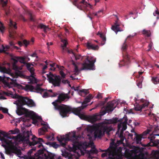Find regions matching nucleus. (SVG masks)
I'll return each mask as SVG.
<instances>
[{
  "label": "nucleus",
  "mask_w": 159,
  "mask_h": 159,
  "mask_svg": "<svg viewBox=\"0 0 159 159\" xmlns=\"http://www.w3.org/2000/svg\"><path fill=\"white\" fill-rule=\"evenodd\" d=\"M5 29V27L4 26L2 23L0 21V30L2 33H3Z\"/></svg>",
  "instance_id": "nucleus-52"
},
{
  "label": "nucleus",
  "mask_w": 159,
  "mask_h": 159,
  "mask_svg": "<svg viewBox=\"0 0 159 159\" xmlns=\"http://www.w3.org/2000/svg\"><path fill=\"white\" fill-rule=\"evenodd\" d=\"M38 133L39 135H42L44 134L45 132L43 131L41 129H39L38 130Z\"/></svg>",
  "instance_id": "nucleus-56"
},
{
  "label": "nucleus",
  "mask_w": 159,
  "mask_h": 159,
  "mask_svg": "<svg viewBox=\"0 0 159 159\" xmlns=\"http://www.w3.org/2000/svg\"><path fill=\"white\" fill-rule=\"evenodd\" d=\"M28 14L30 15V21L34 22L36 24H38L37 22L36 21L34 16H33L32 13L30 12H28Z\"/></svg>",
  "instance_id": "nucleus-44"
},
{
  "label": "nucleus",
  "mask_w": 159,
  "mask_h": 159,
  "mask_svg": "<svg viewBox=\"0 0 159 159\" xmlns=\"http://www.w3.org/2000/svg\"><path fill=\"white\" fill-rule=\"evenodd\" d=\"M30 136V133L28 131L26 132L23 134V135L19 134L16 136H10L9 135L7 137V139H13L16 141H18L19 142H25L28 141L29 142V137Z\"/></svg>",
  "instance_id": "nucleus-8"
},
{
  "label": "nucleus",
  "mask_w": 159,
  "mask_h": 159,
  "mask_svg": "<svg viewBox=\"0 0 159 159\" xmlns=\"http://www.w3.org/2000/svg\"><path fill=\"white\" fill-rule=\"evenodd\" d=\"M133 153L132 152V150L130 151L128 149H126L125 151V154L126 157H130L132 156Z\"/></svg>",
  "instance_id": "nucleus-35"
},
{
  "label": "nucleus",
  "mask_w": 159,
  "mask_h": 159,
  "mask_svg": "<svg viewBox=\"0 0 159 159\" xmlns=\"http://www.w3.org/2000/svg\"><path fill=\"white\" fill-rule=\"evenodd\" d=\"M19 18L20 19L23 20L24 22H25V21H26V20L25 18L24 17V16L22 15H20Z\"/></svg>",
  "instance_id": "nucleus-61"
},
{
  "label": "nucleus",
  "mask_w": 159,
  "mask_h": 159,
  "mask_svg": "<svg viewBox=\"0 0 159 159\" xmlns=\"http://www.w3.org/2000/svg\"><path fill=\"white\" fill-rule=\"evenodd\" d=\"M8 0H1V2L3 7L7 4Z\"/></svg>",
  "instance_id": "nucleus-55"
},
{
  "label": "nucleus",
  "mask_w": 159,
  "mask_h": 159,
  "mask_svg": "<svg viewBox=\"0 0 159 159\" xmlns=\"http://www.w3.org/2000/svg\"><path fill=\"white\" fill-rule=\"evenodd\" d=\"M153 45V44L152 42L150 43L148 45V48H149V49L148 50V51H150L151 50Z\"/></svg>",
  "instance_id": "nucleus-60"
},
{
  "label": "nucleus",
  "mask_w": 159,
  "mask_h": 159,
  "mask_svg": "<svg viewBox=\"0 0 159 159\" xmlns=\"http://www.w3.org/2000/svg\"><path fill=\"white\" fill-rule=\"evenodd\" d=\"M133 153L132 152V150L130 151L128 149H126L125 151V154L126 157H130L132 156Z\"/></svg>",
  "instance_id": "nucleus-36"
},
{
  "label": "nucleus",
  "mask_w": 159,
  "mask_h": 159,
  "mask_svg": "<svg viewBox=\"0 0 159 159\" xmlns=\"http://www.w3.org/2000/svg\"><path fill=\"white\" fill-rule=\"evenodd\" d=\"M74 56L75 57V59L76 60H80L81 61H83L84 60V59L83 58V57L84 56H82L80 54H76L75 53L74 55Z\"/></svg>",
  "instance_id": "nucleus-34"
},
{
  "label": "nucleus",
  "mask_w": 159,
  "mask_h": 159,
  "mask_svg": "<svg viewBox=\"0 0 159 159\" xmlns=\"http://www.w3.org/2000/svg\"><path fill=\"white\" fill-rule=\"evenodd\" d=\"M132 152L133 154H134L135 156L137 155V154H138L139 155H140L141 153L139 148L136 147H134V148L132 150Z\"/></svg>",
  "instance_id": "nucleus-28"
},
{
  "label": "nucleus",
  "mask_w": 159,
  "mask_h": 159,
  "mask_svg": "<svg viewBox=\"0 0 159 159\" xmlns=\"http://www.w3.org/2000/svg\"><path fill=\"white\" fill-rule=\"evenodd\" d=\"M47 76L49 80V82L52 83L54 86H60L61 79L60 76L54 75L51 72L47 74Z\"/></svg>",
  "instance_id": "nucleus-9"
},
{
  "label": "nucleus",
  "mask_w": 159,
  "mask_h": 159,
  "mask_svg": "<svg viewBox=\"0 0 159 159\" xmlns=\"http://www.w3.org/2000/svg\"><path fill=\"white\" fill-rule=\"evenodd\" d=\"M131 37L130 35L128 36L127 39H125V42L123 43L122 46V54L123 57L125 58H126L127 60L129 61V56L128 55V53L125 52L127 47V45L126 44L127 39L130 37Z\"/></svg>",
  "instance_id": "nucleus-17"
},
{
  "label": "nucleus",
  "mask_w": 159,
  "mask_h": 159,
  "mask_svg": "<svg viewBox=\"0 0 159 159\" xmlns=\"http://www.w3.org/2000/svg\"><path fill=\"white\" fill-rule=\"evenodd\" d=\"M12 68L13 70H16V71L18 70V67L16 65V64H15V63H13Z\"/></svg>",
  "instance_id": "nucleus-58"
},
{
  "label": "nucleus",
  "mask_w": 159,
  "mask_h": 159,
  "mask_svg": "<svg viewBox=\"0 0 159 159\" xmlns=\"http://www.w3.org/2000/svg\"><path fill=\"white\" fill-rule=\"evenodd\" d=\"M71 61H72V64L75 66L74 71L75 72V73H76L77 74H78L79 72V70L78 69V68L77 65L74 62V61L73 60H72Z\"/></svg>",
  "instance_id": "nucleus-42"
},
{
  "label": "nucleus",
  "mask_w": 159,
  "mask_h": 159,
  "mask_svg": "<svg viewBox=\"0 0 159 159\" xmlns=\"http://www.w3.org/2000/svg\"><path fill=\"white\" fill-rule=\"evenodd\" d=\"M105 103V102H104V101H101L99 103L97 104L96 105V106L97 107H98L103 106L104 105Z\"/></svg>",
  "instance_id": "nucleus-53"
},
{
  "label": "nucleus",
  "mask_w": 159,
  "mask_h": 159,
  "mask_svg": "<svg viewBox=\"0 0 159 159\" xmlns=\"http://www.w3.org/2000/svg\"><path fill=\"white\" fill-rule=\"evenodd\" d=\"M54 108L58 110L60 115L62 117L68 116V114L70 112H72L76 115L78 116L80 118L83 119L84 115L80 112V110L78 108H72L70 106L61 104V105H55Z\"/></svg>",
  "instance_id": "nucleus-2"
},
{
  "label": "nucleus",
  "mask_w": 159,
  "mask_h": 159,
  "mask_svg": "<svg viewBox=\"0 0 159 159\" xmlns=\"http://www.w3.org/2000/svg\"><path fill=\"white\" fill-rule=\"evenodd\" d=\"M155 137L154 136H152L148 144L151 146L156 147L159 149V139H155ZM152 153L153 157L155 158H157L159 157V150L156 151L153 150Z\"/></svg>",
  "instance_id": "nucleus-10"
},
{
  "label": "nucleus",
  "mask_w": 159,
  "mask_h": 159,
  "mask_svg": "<svg viewBox=\"0 0 159 159\" xmlns=\"http://www.w3.org/2000/svg\"><path fill=\"white\" fill-rule=\"evenodd\" d=\"M143 72H139V77L138 80L136 81V84L140 88H141L142 86V82L143 80V78L141 75L143 74Z\"/></svg>",
  "instance_id": "nucleus-19"
},
{
  "label": "nucleus",
  "mask_w": 159,
  "mask_h": 159,
  "mask_svg": "<svg viewBox=\"0 0 159 159\" xmlns=\"http://www.w3.org/2000/svg\"><path fill=\"white\" fill-rule=\"evenodd\" d=\"M34 90H35L34 92H36L38 93H41L44 91V89L41 88L39 84H37L36 87H34Z\"/></svg>",
  "instance_id": "nucleus-32"
},
{
  "label": "nucleus",
  "mask_w": 159,
  "mask_h": 159,
  "mask_svg": "<svg viewBox=\"0 0 159 159\" xmlns=\"http://www.w3.org/2000/svg\"><path fill=\"white\" fill-rule=\"evenodd\" d=\"M16 24L15 22L11 20H10L9 25L10 28L9 29V36L10 38L15 39L16 37V32L14 30L17 28Z\"/></svg>",
  "instance_id": "nucleus-13"
},
{
  "label": "nucleus",
  "mask_w": 159,
  "mask_h": 159,
  "mask_svg": "<svg viewBox=\"0 0 159 159\" xmlns=\"http://www.w3.org/2000/svg\"><path fill=\"white\" fill-rule=\"evenodd\" d=\"M111 131L110 128L105 125H102L100 127H97L94 132V138L100 139L104 134L105 132L109 134Z\"/></svg>",
  "instance_id": "nucleus-7"
},
{
  "label": "nucleus",
  "mask_w": 159,
  "mask_h": 159,
  "mask_svg": "<svg viewBox=\"0 0 159 159\" xmlns=\"http://www.w3.org/2000/svg\"><path fill=\"white\" fill-rule=\"evenodd\" d=\"M86 46L89 49L97 50L98 49V45L94 46L93 44L89 42H88L86 43Z\"/></svg>",
  "instance_id": "nucleus-24"
},
{
  "label": "nucleus",
  "mask_w": 159,
  "mask_h": 159,
  "mask_svg": "<svg viewBox=\"0 0 159 159\" xmlns=\"http://www.w3.org/2000/svg\"><path fill=\"white\" fill-rule=\"evenodd\" d=\"M52 146L55 148H57L59 147V145L57 144L56 143H53Z\"/></svg>",
  "instance_id": "nucleus-63"
},
{
  "label": "nucleus",
  "mask_w": 159,
  "mask_h": 159,
  "mask_svg": "<svg viewBox=\"0 0 159 159\" xmlns=\"http://www.w3.org/2000/svg\"><path fill=\"white\" fill-rule=\"evenodd\" d=\"M18 60L21 63L23 64H25V57H18Z\"/></svg>",
  "instance_id": "nucleus-47"
},
{
  "label": "nucleus",
  "mask_w": 159,
  "mask_h": 159,
  "mask_svg": "<svg viewBox=\"0 0 159 159\" xmlns=\"http://www.w3.org/2000/svg\"><path fill=\"white\" fill-rule=\"evenodd\" d=\"M111 124L116 123L118 122H120V123H123V121H125V120L123 119V117L122 119H121L120 120H118V118L115 117L113 118L112 119H110Z\"/></svg>",
  "instance_id": "nucleus-30"
},
{
  "label": "nucleus",
  "mask_w": 159,
  "mask_h": 159,
  "mask_svg": "<svg viewBox=\"0 0 159 159\" xmlns=\"http://www.w3.org/2000/svg\"><path fill=\"white\" fill-rule=\"evenodd\" d=\"M60 74L61 75V77L63 78H64L65 77L66 75L64 73V72L62 70L60 71Z\"/></svg>",
  "instance_id": "nucleus-62"
},
{
  "label": "nucleus",
  "mask_w": 159,
  "mask_h": 159,
  "mask_svg": "<svg viewBox=\"0 0 159 159\" xmlns=\"http://www.w3.org/2000/svg\"><path fill=\"white\" fill-rule=\"evenodd\" d=\"M25 105L30 107H34L35 106L34 102L32 99L27 97L20 96L18 102L16 103L17 107L16 113L18 115L21 116L23 115L24 113L22 111H24L26 112V114L28 116L27 112L30 111L22 107L23 105Z\"/></svg>",
  "instance_id": "nucleus-3"
},
{
  "label": "nucleus",
  "mask_w": 159,
  "mask_h": 159,
  "mask_svg": "<svg viewBox=\"0 0 159 159\" xmlns=\"http://www.w3.org/2000/svg\"><path fill=\"white\" fill-rule=\"evenodd\" d=\"M0 134L3 135L4 137H6L7 138L8 135L9 134H7L4 131H0Z\"/></svg>",
  "instance_id": "nucleus-51"
},
{
  "label": "nucleus",
  "mask_w": 159,
  "mask_h": 159,
  "mask_svg": "<svg viewBox=\"0 0 159 159\" xmlns=\"http://www.w3.org/2000/svg\"><path fill=\"white\" fill-rule=\"evenodd\" d=\"M2 111L5 113H7L8 112V110L6 108H4L2 107V109L1 110Z\"/></svg>",
  "instance_id": "nucleus-64"
},
{
  "label": "nucleus",
  "mask_w": 159,
  "mask_h": 159,
  "mask_svg": "<svg viewBox=\"0 0 159 159\" xmlns=\"http://www.w3.org/2000/svg\"><path fill=\"white\" fill-rule=\"evenodd\" d=\"M28 70L30 71L31 73L30 76L33 78H34V69L33 67H31L29 68Z\"/></svg>",
  "instance_id": "nucleus-45"
},
{
  "label": "nucleus",
  "mask_w": 159,
  "mask_h": 159,
  "mask_svg": "<svg viewBox=\"0 0 159 159\" xmlns=\"http://www.w3.org/2000/svg\"><path fill=\"white\" fill-rule=\"evenodd\" d=\"M79 136L76 135L75 133L73 134L69 133L66 134L65 136L63 135L60 137H57V138L61 146L64 147H65L68 141H71L73 145L72 150L75 152L76 150L79 149L82 153L84 151L86 150L88 146L84 143H80L79 141Z\"/></svg>",
  "instance_id": "nucleus-1"
},
{
  "label": "nucleus",
  "mask_w": 159,
  "mask_h": 159,
  "mask_svg": "<svg viewBox=\"0 0 159 159\" xmlns=\"http://www.w3.org/2000/svg\"><path fill=\"white\" fill-rule=\"evenodd\" d=\"M20 132V130L17 128H16L14 130H11L9 131L10 134H18Z\"/></svg>",
  "instance_id": "nucleus-43"
},
{
  "label": "nucleus",
  "mask_w": 159,
  "mask_h": 159,
  "mask_svg": "<svg viewBox=\"0 0 159 159\" xmlns=\"http://www.w3.org/2000/svg\"><path fill=\"white\" fill-rule=\"evenodd\" d=\"M152 80L154 84H156L159 83V75L156 77H152Z\"/></svg>",
  "instance_id": "nucleus-40"
},
{
  "label": "nucleus",
  "mask_w": 159,
  "mask_h": 159,
  "mask_svg": "<svg viewBox=\"0 0 159 159\" xmlns=\"http://www.w3.org/2000/svg\"><path fill=\"white\" fill-rule=\"evenodd\" d=\"M108 152L109 159H121V152L115 147L110 146L107 150Z\"/></svg>",
  "instance_id": "nucleus-6"
},
{
  "label": "nucleus",
  "mask_w": 159,
  "mask_h": 159,
  "mask_svg": "<svg viewBox=\"0 0 159 159\" xmlns=\"http://www.w3.org/2000/svg\"><path fill=\"white\" fill-rule=\"evenodd\" d=\"M33 120L32 123L36 124L38 123V121L35 118H34L33 116H29Z\"/></svg>",
  "instance_id": "nucleus-54"
},
{
  "label": "nucleus",
  "mask_w": 159,
  "mask_h": 159,
  "mask_svg": "<svg viewBox=\"0 0 159 159\" xmlns=\"http://www.w3.org/2000/svg\"><path fill=\"white\" fill-rule=\"evenodd\" d=\"M135 137L133 139V140L135 141L137 144L141 143L142 138H143V135L139 134L136 132H134Z\"/></svg>",
  "instance_id": "nucleus-22"
},
{
  "label": "nucleus",
  "mask_w": 159,
  "mask_h": 159,
  "mask_svg": "<svg viewBox=\"0 0 159 159\" xmlns=\"http://www.w3.org/2000/svg\"><path fill=\"white\" fill-rule=\"evenodd\" d=\"M97 127L95 126H90L87 128V130L88 132L92 133L93 132H95Z\"/></svg>",
  "instance_id": "nucleus-33"
},
{
  "label": "nucleus",
  "mask_w": 159,
  "mask_h": 159,
  "mask_svg": "<svg viewBox=\"0 0 159 159\" xmlns=\"http://www.w3.org/2000/svg\"><path fill=\"white\" fill-rule=\"evenodd\" d=\"M124 59L121 61L119 63V66L120 67L127 65L130 61V57L129 56V60L128 61L126 58H125L123 57Z\"/></svg>",
  "instance_id": "nucleus-27"
},
{
  "label": "nucleus",
  "mask_w": 159,
  "mask_h": 159,
  "mask_svg": "<svg viewBox=\"0 0 159 159\" xmlns=\"http://www.w3.org/2000/svg\"><path fill=\"white\" fill-rule=\"evenodd\" d=\"M45 151H46V149L44 148L42 149L38 150V153L39 156L37 159H47L48 155L47 153H44Z\"/></svg>",
  "instance_id": "nucleus-18"
},
{
  "label": "nucleus",
  "mask_w": 159,
  "mask_h": 159,
  "mask_svg": "<svg viewBox=\"0 0 159 159\" xmlns=\"http://www.w3.org/2000/svg\"><path fill=\"white\" fill-rule=\"evenodd\" d=\"M135 110L137 111H141L142 110V108L141 107V105L136 102L134 105Z\"/></svg>",
  "instance_id": "nucleus-38"
},
{
  "label": "nucleus",
  "mask_w": 159,
  "mask_h": 159,
  "mask_svg": "<svg viewBox=\"0 0 159 159\" xmlns=\"http://www.w3.org/2000/svg\"><path fill=\"white\" fill-rule=\"evenodd\" d=\"M32 142H31L29 140V142H28L26 141V143H29L30 146H34L36 144H38L39 145L37 146L38 148H39L41 146H43V145L41 143V142H43V140L41 138H39L37 139L35 136L34 135H33L32 138Z\"/></svg>",
  "instance_id": "nucleus-14"
},
{
  "label": "nucleus",
  "mask_w": 159,
  "mask_h": 159,
  "mask_svg": "<svg viewBox=\"0 0 159 159\" xmlns=\"http://www.w3.org/2000/svg\"><path fill=\"white\" fill-rule=\"evenodd\" d=\"M73 88L74 90L79 91V93H84L85 95H87L89 93V92L88 90L85 89L79 90L78 87H77L76 88H75L74 87H73Z\"/></svg>",
  "instance_id": "nucleus-31"
},
{
  "label": "nucleus",
  "mask_w": 159,
  "mask_h": 159,
  "mask_svg": "<svg viewBox=\"0 0 159 159\" xmlns=\"http://www.w3.org/2000/svg\"><path fill=\"white\" fill-rule=\"evenodd\" d=\"M90 100L91 99H90V98H88L87 97L85 98L84 101L82 102V106L80 107L77 108L79 110H80V113L82 110L86 107L87 106V104L89 102Z\"/></svg>",
  "instance_id": "nucleus-20"
},
{
  "label": "nucleus",
  "mask_w": 159,
  "mask_h": 159,
  "mask_svg": "<svg viewBox=\"0 0 159 159\" xmlns=\"http://www.w3.org/2000/svg\"><path fill=\"white\" fill-rule=\"evenodd\" d=\"M97 35H99L102 39V41L101 42L102 45H104L106 41V38L105 35L102 33H99V32L98 33Z\"/></svg>",
  "instance_id": "nucleus-29"
},
{
  "label": "nucleus",
  "mask_w": 159,
  "mask_h": 159,
  "mask_svg": "<svg viewBox=\"0 0 159 159\" xmlns=\"http://www.w3.org/2000/svg\"><path fill=\"white\" fill-rule=\"evenodd\" d=\"M23 44H24L25 47H27L30 44V42L26 39H24L23 41Z\"/></svg>",
  "instance_id": "nucleus-50"
},
{
  "label": "nucleus",
  "mask_w": 159,
  "mask_h": 159,
  "mask_svg": "<svg viewBox=\"0 0 159 159\" xmlns=\"http://www.w3.org/2000/svg\"><path fill=\"white\" fill-rule=\"evenodd\" d=\"M0 81L2 82L5 85L8 87H9L10 84L15 87L20 85L16 82V79L14 80L10 79L9 77H7L5 75H3V77L0 76Z\"/></svg>",
  "instance_id": "nucleus-11"
},
{
  "label": "nucleus",
  "mask_w": 159,
  "mask_h": 159,
  "mask_svg": "<svg viewBox=\"0 0 159 159\" xmlns=\"http://www.w3.org/2000/svg\"><path fill=\"white\" fill-rule=\"evenodd\" d=\"M69 98V97L67 94L61 93L59 94L58 97L57 99L53 102L52 104L54 106H55V105H59L58 104V103H61L62 102L64 101L66 99H68Z\"/></svg>",
  "instance_id": "nucleus-15"
},
{
  "label": "nucleus",
  "mask_w": 159,
  "mask_h": 159,
  "mask_svg": "<svg viewBox=\"0 0 159 159\" xmlns=\"http://www.w3.org/2000/svg\"><path fill=\"white\" fill-rule=\"evenodd\" d=\"M41 125H44V126L42 127V128H41V129H42L43 130V131H44L45 132L46 131H47L48 126L45 124L42 123Z\"/></svg>",
  "instance_id": "nucleus-48"
},
{
  "label": "nucleus",
  "mask_w": 159,
  "mask_h": 159,
  "mask_svg": "<svg viewBox=\"0 0 159 159\" xmlns=\"http://www.w3.org/2000/svg\"><path fill=\"white\" fill-rule=\"evenodd\" d=\"M123 119L125 120L123 123H120L118 125V131L117 132H119L120 130L119 137L122 138L124 137L123 136V131L126 130L127 128V124L128 119L126 116L125 115L123 117Z\"/></svg>",
  "instance_id": "nucleus-12"
},
{
  "label": "nucleus",
  "mask_w": 159,
  "mask_h": 159,
  "mask_svg": "<svg viewBox=\"0 0 159 159\" xmlns=\"http://www.w3.org/2000/svg\"><path fill=\"white\" fill-rule=\"evenodd\" d=\"M83 58L84 60L82 64V68L80 70H94V63L96 61V58L93 57L84 56Z\"/></svg>",
  "instance_id": "nucleus-5"
},
{
  "label": "nucleus",
  "mask_w": 159,
  "mask_h": 159,
  "mask_svg": "<svg viewBox=\"0 0 159 159\" xmlns=\"http://www.w3.org/2000/svg\"><path fill=\"white\" fill-rule=\"evenodd\" d=\"M103 11V10H100L98 11V12H96L95 14V16H96L98 17L100 16V13H102Z\"/></svg>",
  "instance_id": "nucleus-57"
},
{
  "label": "nucleus",
  "mask_w": 159,
  "mask_h": 159,
  "mask_svg": "<svg viewBox=\"0 0 159 159\" xmlns=\"http://www.w3.org/2000/svg\"><path fill=\"white\" fill-rule=\"evenodd\" d=\"M112 124L111 123V120H105L104 121H103L102 123V125H105V126H108L110 128V129H111V130H112V128L109 126H108L107 125L108 124Z\"/></svg>",
  "instance_id": "nucleus-39"
},
{
  "label": "nucleus",
  "mask_w": 159,
  "mask_h": 159,
  "mask_svg": "<svg viewBox=\"0 0 159 159\" xmlns=\"http://www.w3.org/2000/svg\"><path fill=\"white\" fill-rule=\"evenodd\" d=\"M87 153L88 154V158L89 159H92L93 157L92 156V154H97L98 151L95 148H93L89 151H87Z\"/></svg>",
  "instance_id": "nucleus-21"
},
{
  "label": "nucleus",
  "mask_w": 159,
  "mask_h": 159,
  "mask_svg": "<svg viewBox=\"0 0 159 159\" xmlns=\"http://www.w3.org/2000/svg\"><path fill=\"white\" fill-rule=\"evenodd\" d=\"M27 114L28 116H33L34 118H35L37 120H42L41 117L37 116L33 111H30V112H27Z\"/></svg>",
  "instance_id": "nucleus-25"
},
{
  "label": "nucleus",
  "mask_w": 159,
  "mask_h": 159,
  "mask_svg": "<svg viewBox=\"0 0 159 159\" xmlns=\"http://www.w3.org/2000/svg\"><path fill=\"white\" fill-rule=\"evenodd\" d=\"M37 27L38 29H43V31L46 33H47L48 30L50 29L48 27V26H47L42 23L38 24Z\"/></svg>",
  "instance_id": "nucleus-23"
},
{
  "label": "nucleus",
  "mask_w": 159,
  "mask_h": 159,
  "mask_svg": "<svg viewBox=\"0 0 159 159\" xmlns=\"http://www.w3.org/2000/svg\"><path fill=\"white\" fill-rule=\"evenodd\" d=\"M2 67L5 68L7 70V71H5V72H3L5 73H6L10 75L13 78H17L18 76H20L22 78H25V75H24L21 71H18L17 72H16L15 74L12 73H11V71L9 70H7L6 69V68L5 67H3L2 66Z\"/></svg>",
  "instance_id": "nucleus-16"
},
{
  "label": "nucleus",
  "mask_w": 159,
  "mask_h": 159,
  "mask_svg": "<svg viewBox=\"0 0 159 159\" xmlns=\"http://www.w3.org/2000/svg\"><path fill=\"white\" fill-rule=\"evenodd\" d=\"M61 41L63 43L62 44H61V46L62 47L63 50H64V48L66 47L68 44V42L66 39H61Z\"/></svg>",
  "instance_id": "nucleus-41"
},
{
  "label": "nucleus",
  "mask_w": 159,
  "mask_h": 159,
  "mask_svg": "<svg viewBox=\"0 0 159 159\" xmlns=\"http://www.w3.org/2000/svg\"><path fill=\"white\" fill-rule=\"evenodd\" d=\"M112 30L114 31L116 34H117V32L118 31H122L123 30H120L119 27V25L116 24L114 25H112L111 27Z\"/></svg>",
  "instance_id": "nucleus-26"
},
{
  "label": "nucleus",
  "mask_w": 159,
  "mask_h": 159,
  "mask_svg": "<svg viewBox=\"0 0 159 159\" xmlns=\"http://www.w3.org/2000/svg\"><path fill=\"white\" fill-rule=\"evenodd\" d=\"M116 102L115 101H112L107 103L106 107H103L100 111L101 114L98 115L96 114L92 116L89 117V119L92 122H95L96 121L99 120L101 118V116L104 115L107 112L109 113L112 111L116 106L115 105Z\"/></svg>",
  "instance_id": "nucleus-4"
},
{
  "label": "nucleus",
  "mask_w": 159,
  "mask_h": 159,
  "mask_svg": "<svg viewBox=\"0 0 159 159\" xmlns=\"http://www.w3.org/2000/svg\"><path fill=\"white\" fill-rule=\"evenodd\" d=\"M3 49L2 50L0 49V53L2 52H5L7 49L9 48V46L8 45H7L6 46H4L3 45H2Z\"/></svg>",
  "instance_id": "nucleus-49"
},
{
  "label": "nucleus",
  "mask_w": 159,
  "mask_h": 159,
  "mask_svg": "<svg viewBox=\"0 0 159 159\" xmlns=\"http://www.w3.org/2000/svg\"><path fill=\"white\" fill-rule=\"evenodd\" d=\"M7 71V70L5 68L2 67V65L0 63V72H5Z\"/></svg>",
  "instance_id": "nucleus-59"
},
{
  "label": "nucleus",
  "mask_w": 159,
  "mask_h": 159,
  "mask_svg": "<svg viewBox=\"0 0 159 159\" xmlns=\"http://www.w3.org/2000/svg\"><path fill=\"white\" fill-rule=\"evenodd\" d=\"M34 87L32 85H26L25 87V89L26 90H30L31 92H33L34 90Z\"/></svg>",
  "instance_id": "nucleus-37"
},
{
  "label": "nucleus",
  "mask_w": 159,
  "mask_h": 159,
  "mask_svg": "<svg viewBox=\"0 0 159 159\" xmlns=\"http://www.w3.org/2000/svg\"><path fill=\"white\" fill-rule=\"evenodd\" d=\"M143 32V34L147 36L148 37H149L150 36L151 33L150 31L144 30Z\"/></svg>",
  "instance_id": "nucleus-46"
}]
</instances>
